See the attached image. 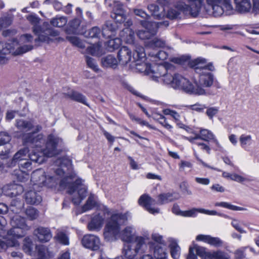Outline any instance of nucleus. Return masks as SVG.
Masks as SVG:
<instances>
[{"label": "nucleus", "mask_w": 259, "mask_h": 259, "mask_svg": "<svg viewBox=\"0 0 259 259\" xmlns=\"http://www.w3.org/2000/svg\"><path fill=\"white\" fill-rule=\"evenodd\" d=\"M72 169L71 161L69 159L59 158L55 161L48 176L42 169H37L32 172L31 178L32 188L37 189L44 185L52 187L59 183L61 188L68 189V192L70 194L77 191L78 197H73L72 201L74 204L79 205L87 196V187L83 184L84 181L80 179L72 182V175L70 174Z\"/></svg>", "instance_id": "1"}, {"label": "nucleus", "mask_w": 259, "mask_h": 259, "mask_svg": "<svg viewBox=\"0 0 259 259\" xmlns=\"http://www.w3.org/2000/svg\"><path fill=\"white\" fill-rule=\"evenodd\" d=\"M127 221V214L120 212L113 213L108 220L104 229L103 235L106 241L112 242L120 238L126 242L135 240L136 230L131 226L120 230V227Z\"/></svg>", "instance_id": "2"}, {"label": "nucleus", "mask_w": 259, "mask_h": 259, "mask_svg": "<svg viewBox=\"0 0 259 259\" xmlns=\"http://www.w3.org/2000/svg\"><path fill=\"white\" fill-rule=\"evenodd\" d=\"M15 126L22 132H28L32 130L31 132L25 134L23 136V140L25 144H31L39 147L44 142L43 135L37 134L42 130L41 125H34L33 121L31 120L17 119L16 120Z\"/></svg>", "instance_id": "3"}, {"label": "nucleus", "mask_w": 259, "mask_h": 259, "mask_svg": "<svg viewBox=\"0 0 259 259\" xmlns=\"http://www.w3.org/2000/svg\"><path fill=\"white\" fill-rule=\"evenodd\" d=\"M189 4H186L183 1L179 2L172 8L166 10L163 8L162 11L165 13L166 17L169 19H175L179 18L181 12L189 11L193 16H197L200 12L202 5L201 0H186Z\"/></svg>", "instance_id": "4"}, {"label": "nucleus", "mask_w": 259, "mask_h": 259, "mask_svg": "<svg viewBox=\"0 0 259 259\" xmlns=\"http://www.w3.org/2000/svg\"><path fill=\"white\" fill-rule=\"evenodd\" d=\"M61 143L62 140L59 137L54 135H50L48 137L46 148L41 152H32L28 154V158L35 163H42L45 160V156L52 157L57 154V147Z\"/></svg>", "instance_id": "5"}, {"label": "nucleus", "mask_w": 259, "mask_h": 259, "mask_svg": "<svg viewBox=\"0 0 259 259\" xmlns=\"http://www.w3.org/2000/svg\"><path fill=\"white\" fill-rule=\"evenodd\" d=\"M179 198V195L176 193H163L158 196V200L156 202L154 199L147 195L144 194L140 197L138 202L139 204L144 207L149 212L155 214L159 212V209L153 207V205L156 203L162 205L178 199Z\"/></svg>", "instance_id": "6"}, {"label": "nucleus", "mask_w": 259, "mask_h": 259, "mask_svg": "<svg viewBox=\"0 0 259 259\" xmlns=\"http://www.w3.org/2000/svg\"><path fill=\"white\" fill-rule=\"evenodd\" d=\"M148 238L146 236H137L135 240L124 246L123 252L124 256L129 259L134 258L137 254H142L146 252Z\"/></svg>", "instance_id": "7"}, {"label": "nucleus", "mask_w": 259, "mask_h": 259, "mask_svg": "<svg viewBox=\"0 0 259 259\" xmlns=\"http://www.w3.org/2000/svg\"><path fill=\"white\" fill-rule=\"evenodd\" d=\"M146 54L144 48L141 46H136L135 52L133 54V66L135 67L136 69L140 72H144L146 74L152 73L154 74L156 70L152 69L150 64L145 63Z\"/></svg>", "instance_id": "8"}, {"label": "nucleus", "mask_w": 259, "mask_h": 259, "mask_svg": "<svg viewBox=\"0 0 259 259\" xmlns=\"http://www.w3.org/2000/svg\"><path fill=\"white\" fill-rule=\"evenodd\" d=\"M172 88L175 89H181L186 93L196 95L206 94L204 89L199 87L194 88V85L187 78L177 74H175Z\"/></svg>", "instance_id": "9"}, {"label": "nucleus", "mask_w": 259, "mask_h": 259, "mask_svg": "<svg viewBox=\"0 0 259 259\" xmlns=\"http://www.w3.org/2000/svg\"><path fill=\"white\" fill-rule=\"evenodd\" d=\"M209 12L214 17H219L224 13L230 14L233 10L230 0H206Z\"/></svg>", "instance_id": "10"}, {"label": "nucleus", "mask_w": 259, "mask_h": 259, "mask_svg": "<svg viewBox=\"0 0 259 259\" xmlns=\"http://www.w3.org/2000/svg\"><path fill=\"white\" fill-rule=\"evenodd\" d=\"M141 24L145 29L138 31L137 34L141 39L152 38L156 34L157 28L161 25H164L165 26L168 25V23L167 21L156 23L144 20L141 21Z\"/></svg>", "instance_id": "11"}, {"label": "nucleus", "mask_w": 259, "mask_h": 259, "mask_svg": "<svg viewBox=\"0 0 259 259\" xmlns=\"http://www.w3.org/2000/svg\"><path fill=\"white\" fill-rule=\"evenodd\" d=\"M11 224L13 228L8 231L9 238L16 237L17 239L23 237L25 234V228L28 229V227L25 223V219L19 215H15L12 217Z\"/></svg>", "instance_id": "12"}, {"label": "nucleus", "mask_w": 259, "mask_h": 259, "mask_svg": "<svg viewBox=\"0 0 259 259\" xmlns=\"http://www.w3.org/2000/svg\"><path fill=\"white\" fill-rule=\"evenodd\" d=\"M106 6L113 7V13L111 16L115 22L118 23L124 22L126 20L127 13L123 8L122 5L119 2L105 0Z\"/></svg>", "instance_id": "13"}, {"label": "nucleus", "mask_w": 259, "mask_h": 259, "mask_svg": "<svg viewBox=\"0 0 259 259\" xmlns=\"http://www.w3.org/2000/svg\"><path fill=\"white\" fill-rule=\"evenodd\" d=\"M190 66L193 68L198 75L207 71H213L215 70L212 63L207 64L206 60L202 58H198L189 62Z\"/></svg>", "instance_id": "14"}, {"label": "nucleus", "mask_w": 259, "mask_h": 259, "mask_svg": "<svg viewBox=\"0 0 259 259\" xmlns=\"http://www.w3.org/2000/svg\"><path fill=\"white\" fill-rule=\"evenodd\" d=\"M132 24L133 22L132 20L128 19L124 24V26H127V27L123 29V30L120 32L119 36L122 41H124L126 44L132 45L134 50V52H135L136 46L139 45L135 42L134 32L128 27Z\"/></svg>", "instance_id": "15"}, {"label": "nucleus", "mask_w": 259, "mask_h": 259, "mask_svg": "<svg viewBox=\"0 0 259 259\" xmlns=\"http://www.w3.org/2000/svg\"><path fill=\"white\" fill-rule=\"evenodd\" d=\"M148 243L150 249H153L154 257L151 255L147 254L143 255L140 259H166V244H155Z\"/></svg>", "instance_id": "16"}, {"label": "nucleus", "mask_w": 259, "mask_h": 259, "mask_svg": "<svg viewBox=\"0 0 259 259\" xmlns=\"http://www.w3.org/2000/svg\"><path fill=\"white\" fill-rule=\"evenodd\" d=\"M175 74L168 73V70L164 66L159 65L156 66V70L154 75L164 83L169 85L172 87Z\"/></svg>", "instance_id": "17"}, {"label": "nucleus", "mask_w": 259, "mask_h": 259, "mask_svg": "<svg viewBox=\"0 0 259 259\" xmlns=\"http://www.w3.org/2000/svg\"><path fill=\"white\" fill-rule=\"evenodd\" d=\"M210 71H207L198 74V80L194 81L196 85L195 88L199 87L204 89L203 88H209L212 85L214 78Z\"/></svg>", "instance_id": "18"}, {"label": "nucleus", "mask_w": 259, "mask_h": 259, "mask_svg": "<svg viewBox=\"0 0 259 259\" xmlns=\"http://www.w3.org/2000/svg\"><path fill=\"white\" fill-rule=\"evenodd\" d=\"M81 243L84 247L95 251L98 250L101 245L99 237L93 234L84 235L81 240Z\"/></svg>", "instance_id": "19"}, {"label": "nucleus", "mask_w": 259, "mask_h": 259, "mask_svg": "<svg viewBox=\"0 0 259 259\" xmlns=\"http://www.w3.org/2000/svg\"><path fill=\"white\" fill-rule=\"evenodd\" d=\"M20 39L21 41H23L25 44L20 46L17 49L15 50L13 47V51L11 53L14 54L15 55H19L25 53L28 51H31L33 48L32 45L27 43H30L33 40V37L31 35L29 34H25L21 36Z\"/></svg>", "instance_id": "20"}, {"label": "nucleus", "mask_w": 259, "mask_h": 259, "mask_svg": "<svg viewBox=\"0 0 259 259\" xmlns=\"http://www.w3.org/2000/svg\"><path fill=\"white\" fill-rule=\"evenodd\" d=\"M33 234L37 240L40 242H48L52 238V234L50 229L43 227H39L35 229Z\"/></svg>", "instance_id": "21"}, {"label": "nucleus", "mask_w": 259, "mask_h": 259, "mask_svg": "<svg viewBox=\"0 0 259 259\" xmlns=\"http://www.w3.org/2000/svg\"><path fill=\"white\" fill-rule=\"evenodd\" d=\"M38 191L35 189L26 191L24 196L26 203L31 205L39 204L42 201V198Z\"/></svg>", "instance_id": "22"}, {"label": "nucleus", "mask_w": 259, "mask_h": 259, "mask_svg": "<svg viewBox=\"0 0 259 259\" xmlns=\"http://www.w3.org/2000/svg\"><path fill=\"white\" fill-rule=\"evenodd\" d=\"M105 218L100 213L95 214L88 223V229L91 231H99L102 228Z\"/></svg>", "instance_id": "23"}, {"label": "nucleus", "mask_w": 259, "mask_h": 259, "mask_svg": "<svg viewBox=\"0 0 259 259\" xmlns=\"http://www.w3.org/2000/svg\"><path fill=\"white\" fill-rule=\"evenodd\" d=\"M118 62L122 65H126L130 62L133 63V56H132L131 51L127 47H122L118 53Z\"/></svg>", "instance_id": "24"}, {"label": "nucleus", "mask_w": 259, "mask_h": 259, "mask_svg": "<svg viewBox=\"0 0 259 259\" xmlns=\"http://www.w3.org/2000/svg\"><path fill=\"white\" fill-rule=\"evenodd\" d=\"M196 239L217 247L222 246L223 244V241L220 238L213 237L209 235H198Z\"/></svg>", "instance_id": "25"}, {"label": "nucleus", "mask_w": 259, "mask_h": 259, "mask_svg": "<svg viewBox=\"0 0 259 259\" xmlns=\"http://www.w3.org/2000/svg\"><path fill=\"white\" fill-rule=\"evenodd\" d=\"M4 191L5 195L13 197L21 194L23 191V187L21 185L12 183L5 186Z\"/></svg>", "instance_id": "26"}, {"label": "nucleus", "mask_w": 259, "mask_h": 259, "mask_svg": "<svg viewBox=\"0 0 259 259\" xmlns=\"http://www.w3.org/2000/svg\"><path fill=\"white\" fill-rule=\"evenodd\" d=\"M38 36L37 38L35 39V41L37 42L39 41L40 42H49L50 39L49 35L56 36L58 35V33L56 31H54L51 29H47L44 31H40V29L37 30L36 33H34Z\"/></svg>", "instance_id": "27"}, {"label": "nucleus", "mask_w": 259, "mask_h": 259, "mask_svg": "<svg viewBox=\"0 0 259 259\" xmlns=\"http://www.w3.org/2000/svg\"><path fill=\"white\" fill-rule=\"evenodd\" d=\"M118 26L116 24H113L107 21L102 29V35L106 38H110L114 36V33L117 30Z\"/></svg>", "instance_id": "28"}, {"label": "nucleus", "mask_w": 259, "mask_h": 259, "mask_svg": "<svg viewBox=\"0 0 259 259\" xmlns=\"http://www.w3.org/2000/svg\"><path fill=\"white\" fill-rule=\"evenodd\" d=\"M101 64L104 67L115 69L118 66V62L115 57L108 55L102 58Z\"/></svg>", "instance_id": "29"}, {"label": "nucleus", "mask_w": 259, "mask_h": 259, "mask_svg": "<svg viewBox=\"0 0 259 259\" xmlns=\"http://www.w3.org/2000/svg\"><path fill=\"white\" fill-rule=\"evenodd\" d=\"M17 42L13 41L10 43H3L0 42V63H2L5 58V56L10 54L13 51V46Z\"/></svg>", "instance_id": "30"}, {"label": "nucleus", "mask_w": 259, "mask_h": 259, "mask_svg": "<svg viewBox=\"0 0 259 259\" xmlns=\"http://www.w3.org/2000/svg\"><path fill=\"white\" fill-rule=\"evenodd\" d=\"M28 152L29 150L27 147L20 149L14 155L12 162L16 163L18 162L20 163L21 161L27 160V158L28 157Z\"/></svg>", "instance_id": "31"}, {"label": "nucleus", "mask_w": 259, "mask_h": 259, "mask_svg": "<svg viewBox=\"0 0 259 259\" xmlns=\"http://www.w3.org/2000/svg\"><path fill=\"white\" fill-rule=\"evenodd\" d=\"M236 10L240 12H248L251 9L249 0H234Z\"/></svg>", "instance_id": "32"}, {"label": "nucleus", "mask_w": 259, "mask_h": 259, "mask_svg": "<svg viewBox=\"0 0 259 259\" xmlns=\"http://www.w3.org/2000/svg\"><path fill=\"white\" fill-rule=\"evenodd\" d=\"M206 259H229V254L222 250L209 252L206 254Z\"/></svg>", "instance_id": "33"}, {"label": "nucleus", "mask_w": 259, "mask_h": 259, "mask_svg": "<svg viewBox=\"0 0 259 259\" xmlns=\"http://www.w3.org/2000/svg\"><path fill=\"white\" fill-rule=\"evenodd\" d=\"M97 205V202L96 196L94 194H91L88 198L86 203L81 208V212H84L91 210Z\"/></svg>", "instance_id": "34"}, {"label": "nucleus", "mask_w": 259, "mask_h": 259, "mask_svg": "<svg viewBox=\"0 0 259 259\" xmlns=\"http://www.w3.org/2000/svg\"><path fill=\"white\" fill-rule=\"evenodd\" d=\"M7 238V243L5 241L0 240V251L6 249L8 247L16 246L19 245L18 242L16 240L17 239V238L10 237V238H9L8 234Z\"/></svg>", "instance_id": "35"}, {"label": "nucleus", "mask_w": 259, "mask_h": 259, "mask_svg": "<svg viewBox=\"0 0 259 259\" xmlns=\"http://www.w3.org/2000/svg\"><path fill=\"white\" fill-rule=\"evenodd\" d=\"M162 112L165 115H170L180 127L184 128L185 125L181 122V116L178 112L169 109H165L163 110Z\"/></svg>", "instance_id": "36"}, {"label": "nucleus", "mask_w": 259, "mask_h": 259, "mask_svg": "<svg viewBox=\"0 0 259 259\" xmlns=\"http://www.w3.org/2000/svg\"><path fill=\"white\" fill-rule=\"evenodd\" d=\"M66 96L73 100L87 105L85 97L83 95L78 92L71 91L70 92H68L67 94H66Z\"/></svg>", "instance_id": "37"}, {"label": "nucleus", "mask_w": 259, "mask_h": 259, "mask_svg": "<svg viewBox=\"0 0 259 259\" xmlns=\"http://www.w3.org/2000/svg\"><path fill=\"white\" fill-rule=\"evenodd\" d=\"M169 241V247L171 256L174 259H178L180 255V247L174 239H171Z\"/></svg>", "instance_id": "38"}, {"label": "nucleus", "mask_w": 259, "mask_h": 259, "mask_svg": "<svg viewBox=\"0 0 259 259\" xmlns=\"http://www.w3.org/2000/svg\"><path fill=\"white\" fill-rule=\"evenodd\" d=\"M149 46L151 48H163L164 49H167L170 51L172 48L168 46H166L165 41L163 40L158 38L157 37L154 38L149 42Z\"/></svg>", "instance_id": "39"}, {"label": "nucleus", "mask_w": 259, "mask_h": 259, "mask_svg": "<svg viewBox=\"0 0 259 259\" xmlns=\"http://www.w3.org/2000/svg\"><path fill=\"white\" fill-rule=\"evenodd\" d=\"M86 53L93 56H100L102 54L101 45L98 42L87 47Z\"/></svg>", "instance_id": "40"}, {"label": "nucleus", "mask_w": 259, "mask_h": 259, "mask_svg": "<svg viewBox=\"0 0 259 259\" xmlns=\"http://www.w3.org/2000/svg\"><path fill=\"white\" fill-rule=\"evenodd\" d=\"M239 142L241 147L246 149L252 144V137L245 134L241 135L239 138Z\"/></svg>", "instance_id": "41"}, {"label": "nucleus", "mask_w": 259, "mask_h": 259, "mask_svg": "<svg viewBox=\"0 0 259 259\" xmlns=\"http://www.w3.org/2000/svg\"><path fill=\"white\" fill-rule=\"evenodd\" d=\"M13 175L16 178L18 181L21 182H26L29 179V175L26 171L22 169H17L14 171Z\"/></svg>", "instance_id": "42"}, {"label": "nucleus", "mask_w": 259, "mask_h": 259, "mask_svg": "<svg viewBox=\"0 0 259 259\" xmlns=\"http://www.w3.org/2000/svg\"><path fill=\"white\" fill-rule=\"evenodd\" d=\"M23 249L28 254L31 255L32 254L33 244L31 239L29 237L24 239Z\"/></svg>", "instance_id": "43"}, {"label": "nucleus", "mask_w": 259, "mask_h": 259, "mask_svg": "<svg viewBox=\"0 0 259 259\" xmlns=\"http://www.w3.org/2000/svg\"><path fill=\"white\" fill-rule=\"evenodd\" d=\"M165 51H159L156 53H150L149 55L154 57L155 58H158L160 60H165L168 56V54L171 53L172 51V49L169 51L167 49H165Z\"/></svg>", "instance_id": "44"}, {"label": "nucleus", "mask_w": 259, "mask_h": 259, "mask_svg": "<svg viewBox=\"0 0 259 259\" xmlns=\"http://www.w3.org/2000/svg\"><path fill=\"white\" fill-rule=\"evenodd\" d=\"M55 238L63 245H68L69 244L68 236L62 231H58L56 234Z\"/></svg>", "instance_id": "45"}, {"label": "nucleus", "mask_w": 259, "mask_h": 259, "mask_svg": "<svg viewBox=\"0 0 259 259\" xmlns=\"http://www.w3.org/2000/svg\"><path fill=\"white\" fill-rule=\"evenodd\" d=\"M25 212L27 219L31 221L35 220L38 217V211L33 207H28Z\"/></svg>", "instance_id": "46"}, {"label": "nucleus", "mask_w": 259, "mask_h": 259, "mask_svg": "<svg viewBox=\"0 0 259 259\" xmlns=\"http://www.w3.org/2000/svg\"><path fill=\"white\" fill-rule=\"evenodd\" d=\"M67 22L66 18L64 17H56L53 18L51 21V24L55 27H61L64 26Z\"/></svg>", "instance_id": "47"}, {"label": "nucleus", "mask_w": 259, "mask_h": 259, "mask_svg": "<svg viewBox=\"0 0 259 259\" xmlns=\"http://www.w3.org/2000/svg\"><path fill=\"white\" fill-rule=\"evenodd\" d=\"M101 33L100 29L98 27H93L84 33L85 37L90 38H99Z\"/></svg>", "instance_id": "48"}, {"label": "nucleus", "mask_w": 259, "mask_h": 259, "mask_svg": "<svg viewBox=\"0 0 259 259\" xmlns=\"http://www.w3.org/2000/svg\"><path fill=\"white\" fill-rule=\"evenodd\" d=\"M216 206H220L224 208H228L232 210H244L245 208L237 206L232 205L229 203L226 202H217L215 204Z\"/></svg>", "instance_id": "49"}, {"label": "nucleus", "mask_w": 259, "mask_h": 259, "mask_svg": "<svg viewBox=\"0 0 259 259\" xmlns=\"http://www.w3.org/2000/svg\"><path fill=\"white\" fill-rule=\"evenodd\" d=\"M85 61L88 67L92 69L95 72H99L100 71L96 61L93 58L85 56Z\"/></svg>", "instance_id": "50"}, {"label": "nucleus", "mask_w": 259, "mask_h": 259, "mask_svg": "<svg viewBox=\"0 0 259 259\" xmlns=\"http://www.w3.org/2000/svg\"><path fill=\"white\" fill-rule=\"evenodd\" d=\"M200 133L201 135V140L205 141H209L212 139H214V135L210 131L207 129L201 128Z\"/></svg>", "instance_id": "51"}, {"label": "nucleus", "mask_w": 259, "mask_h": 259, "mask_svg": "<svg viewBox=\"0 0 259 259\" xmlns=\"http://www.w3.org/2000/svg\"><path fill=\"white\" fill-rule=\"evenodd\" d=\"M27 19L32 25H33V32L34 33H36L37 32V30L40 29L39 26L38 25L39 19L34 15H29L27 17Z\"/></svg>", "instance_id": "52"}, {"label": "nucleus", "mask_w": 259, "mask_h": 259, "mask_svg": "<svg viewBox=\"0 0 259 259\" xmlns=\"http://www.w3.org/2000/svg\"><path fill=\"white\" fill-rule=\"evenodd\" d=\"M66 39L73 45L79 48H84L85 47L84 42L76 36H68L66 37Z\"/></svg>", "instance_id": "53"}, {"label": "nucleus", "mask_w": 259, "mask_h": 259, "mask_svg": "<svg viewBox=\"0 0 259 259\" xmlns=\"http://www.w3.org/2000/svg\"><path fill=\"white\" fill-rule=\"evenodd\" d=\"M12 146L11 145L0 144V156L3 157V158H7L11 153Z\"/></svg>", "instance_id": "54"}, {"label": "nucleus", "mask_w": 259, "mask_h": 259, "mask_svg": "<svg viewBox=\"0 0 259 259\" xmlns=\"http://www.w3.org/2000/svg\"><path fill=\"white\" fill-rule=\"evenodd\" d=\"M120 38L111 39L108 41V47L110 51L118 49L121 44Z\"/></svg>", "instance_id": "55"}, {"label": "nucleus", "mask_w": 259, "mask_h": 259, "mask_svg": "<svg viewBox=\"0 0 259 259\" xmlns=\"http://www.w3.org/2000/svg\"><path fill=\"white\" fill-rule=\"evenodd\" d=\"M13 15L8 14L7 16L0 20V28L7 27L10 26L13 20Z\"/></svg>", "instance_id": "56"}, {"label": "nucleus", "mask_w": 259, "mask_h": 259, "mask_svg": "<svg viewBox=\"0 0 259 259\" xmlns=\"http://www.w3.org/2000/svg\"><path fill=\"white\" fill-rule=\"evenodd\" d=\"M148 9L150 11L152 15L157 19H160L163 17V15L159 13V8L155 4H151L148 6Z\"/></svg>", "instance_id": "57"}, {"label": "nucleus", "mask_w": 259, "mask_h": 259, "mask_svg": "<svg viewBox=\"0 0 259 259\" xmlns=\"http://www.w3.org/2000/svg\"><path fill=\"white\" fill-rule=\"evenodd\" d=\"M192 247L194 248V251L196 252L197 255L206 259V255L208 252H206L205 247L199 246L197 244H194Z\"/></svg>", "instance_id": "58"}, {"label": "nucleus", "mask_w": 259, "mask_h": 259, "mask_svg": "<svg viewBox=\"0 0 259 259\" xmlns=\"http://www.w3.org/2000/svg\"><path fill=\"white\" fill-rule=\"evenodd\" d=\"M11 140L10 135L6 132H0V144L8 145Z\"/></svg>", "instance_id": "59"}, {"label": "nucleus", "mask_w": 259, "mask_h": 259, "mask_svg": "<svg viewBox=\"0 0 259 259\" xmlns=\"http://www.w3.org/2000/svg\"><path fill=\"white\" fill-rule=\"evenodd\" d=\"M19 164L20 168L19 169H22L25 171H28L31 169V163L28 158H27V160L19 163Z\"/></svg>", "instance_id": "60"}, {"label": "nucleus", "mask_w": 259, "mask_h": 259, "mask_svg": "<svg viewBox=\"0 0 259 259\" xmlns=\"http://www.w3.org/2000/svg\"><path fill=\"white\" fill-rule=\"evenodd\" d=\"M36 249L37 250V255L39 259H46L47 254V249L44 245L36 246Z\"/></svg>", "instance_id": "61"}, {"label": "nucleus", "mask_w": 259, "mask_h": 259, "mask_svg": "<svg viewBox=\"0 0 259 259\" xmlns=\"http://www.w3.org/2000/svg\"><path fill=\"white\" fill-rule=\"evenodd\" d=\"M201 208H193L192 209L183 211L182 212V216L186 217H194L196 215L197 212H199V210Z\"/></svg>", "instance_id": "62"}, {"label": "nucleus", "mask_w": 259, "mask_h": 259, "mask_svg": "<svg viewBox=\"0 0 259 259\" xmlns=\"http://www.w3.org/2000/svg\"><path fill=\"white\" fill-rule=\"evenodd\" d=\"M219 112V109L215 107L208 108L206 111V114L209 119H211Z\"/></svg>", "instance_id": "63"}, {"label": "nucleus", "mask_w": 259, "mask_h": 259, "mask_svg": "<svg viewBox=\"0 0 259 259\" xmlns=\"http://www.w3.org/2000/svg\"><path fill=\"white\" fill-rule=\"evenodd\" d=\"M80 24V21L78 19H74L69 22V26L71 28V31L72 33L76 32L77 28Z\"/></svg>", "instance_id": "64"}]
</instances>
